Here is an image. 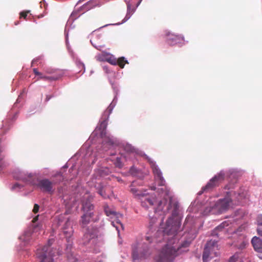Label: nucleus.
Returning a JSON list of instances; mask_svg holds the SVG:
<instances>
[{"label": "nucleus", "mask_w": 262, "mask_h": 262, "mask_svg": "<svg viewBox=\"0 0 262 262\" xmlns=\"http://www.w3.org/2000/svg\"><path fill=\"white\" fill-rule=\"evenodd\" d=\"M116 222H117V223L120 224L121 227L123 228V225L120 223V222L119 221V220L118 219L117 220Z\"/></svg>", "instance_id": "47"}, {"label": "nucleus", "mask_w": 262, "mask_h": 262, "mask_svg": "<svg viewBox=\"0 0 262 262\" xmlns=\"http://www.w3.org/2000/svg\"><path fill=\"white\" fill-rule=\"evenodd\" d=\"M171 208L172 216L169 217L166 222L163 232L168 235H172V238L169 240L167 244L162 248L158 255L155 257V262H173L175 258L183 252L186 251L183 248H187L190 242L185 241L179 244L178 239L174 237L179 229V223L173 221V217L178 214L179 205L177 202H173L170 198L166 210L168 211Z\"/></svg>", "instance_id": "1"}, {"label": "nucleus", "mask_w": 262, "mask_h": 262, "mask_svg": "<svg viewBox=\"0 0 262 262\" xmlns=\"http://www.w3.org/2000/svg\"><path fill=\"white\" fill-rule=\"evenodd\" d=\"M93 212H92L89 213H85L81 216L80 225L82 228H85L90 223V220L93 217Z\"/></svg>", "instance_id": "16"}, {"label": "nucleus", "mask_w": 262, "mask_h": 262, "mask_svg": "<svg viewBox=\"0 0 262 262\" xmlns=\"http://www.w3.org/2000/svg\"><path fill=\"white\" fill-rule=\"evenodd\" d=\"M38 220V215H37L33 219L32 222L33 223H35Z\"/></svg>", "instance_id": "42"}, {"label": "nucleus", "mask_w": 262, "mask_h": 262, "mask_svg": "<svg viewBox=\"0 0 262 262\" xmlns=\"http://www.w3.org/2000/svg\"><path fill=\"white\" fill-rule=\"evenodd\" d=\"M151 189H153V190H155L156 189V187L155 186H154V187H152Z\"/></svg>", "instance_id": "51"}, {"label": "nucleus", "mask_w": 262, "mask_h": 262, "mask_svg": "<svg viewBox=\"0 0 262 262\" xmlns=\"http://www.w3.org/2000/svg\"><path fill=\"white\" fill-rule=\"evenodd\" d=\"M109 56V58L105 59L106 61L110 63V64L112 65L116 66L117 64V58L114 57V55H108Z\"/></svg>", "instance_id": "24"}, {"label": "nucleus", "mask_w": 262, "mask_h": 262, "mask_svg": "<svg viewBox=\"0 0 262 262\" xmlns=\"http://www.w3.org/2000/svg\"><path fill=\"white\" fill-rule=\"evenodd\" d=\"M80 64L82 68H84V65L83 63H80Z\"/></svg>", "instance_id": "48"}, {"label": "nucleus", "mask_w": 262, "mask_h": 262, "mask_svg": "<svg viewBox=\"0 0 262 262\" xmlns=\"http://www.w3.org/2000/svg\"><path fill=\"white\" fill-rule=\"evenodd\" d=\"M116 160H117L116 166L119 167H121L123 166V165L120 161V158H117Z\"/></svg>", "instance_id": "36"}, {"label": "nucleus", "mask_w": 262, "mask_h": 262, "mask_svg": "<svg viewBox=\"0 0 262 262\" xmlns=\"http://www.w3.org/2000/svg\"><path fill=\"white\" fill-rule=\"evenodd\" d=\"M39 208V205L38 204H35L34 205V207H33V212L34 213H37L38 212Z\"/></svg>", "instance_id": "35"}, {"label": "nucleus", "mask_w": 262, "mask_h": 262, "mask_svg": "<svg viewBox=\"0 0 262 262\" xmlns=\"http://www.w3.org/2000/svg\"><path fill=\"white\" fill-rule=\"evenodd\" d=\"M104 212L107 216H113L116 217L117 219L122 217V214L117 213L114 210L111 209L108 206L104 208Z\"/></svg>", "instance_id": "19"}, {"label": "nucleus", "mask_w": 262, "mask_h": 262, "mask_svg": "<svg viewBox=\"0 0 262 262\" xmlns=\"http://www.w3.org/2000/svg\"><path fill=\"white\" fill-rule=\"evenodd\" d=\"M146 158L150 165L152 172L155 175L156 181L158 182V185L159 186H163V187L158 189V191H159V193L161 194V196H163L164 198L165 196H169L170 192L169 189L165 186V181L162 177V174L161 170L156 165L155 162L152 161L151 159L149 158L148 157H147Z\"/></svg>", "instance_id": "2"}, {"label": "nucleus", "mask_w": 262, "mask_h": 262, "mask_svg": "<svg viewBox=\"0 0 262 262\" xmlns=\"http://www.w3.org/2000/svg\"><path fill=\"white\" fill-rule=\"evenodd\" d=\"M37 76H39L38 78H37V80H39V79H42V78L41 77H44L45 75H43V73L40 72V74L38 75Z\"/></svg>", "instance_id": "43"}, {"label": "nucleus", "mask_w": 262, "mask_h": 262, "mask_svg": "<svg viewBox=\"0 0 262 262\" xmlns=\"http://www.w3.org/2000/svg\"><path fill=\"white\" fill-rule=\"evenodd\" d=\"M93 200V197L90 195H85L83 196L82 200V209L85 213H89L93 212L94 206L91 203Z\"/></svg>", "instance_id": "11"}, {"label": "nucleus", "mask_w": 262, "mask_h": 262, "mask_svg": "<svg viewBox=\"0 0 262 262\" xmlns=\"http://www.w3.org/2000/svg\"><path fill=\"white\" fill-rule=\"evenodd\" d=\"M251 244L254 249L257 252L262 253V239L257 236H254L252 238Z\"/></svg>", "instance_id": "15"}, {"label": "nucleus", "mask_w": 262, "mask_h": 262, "mask_svg": "<svg viewBox=\"0 0 262 262\" xmlns=\"http://www.w3.org/2000/svg\"><path fill=\"white\" fill-rule=\"evenodd\" d=\"M145 239L146 241H147L149 243H151L152 241V238L149 236H145Z\"/></svg>", "instance_id": "40"}, {"label": "nucleus", "mask_w": 262, "mask_h": 262, "mask_svg": "<svg viewBox=\"0 0 262 262\" xmlns=\"http://www.w3.org/2000/svg\"><path fill=\"white\" fill-rule=\"evenodd\" d=\"M18 176L14 175V177L16 179L21 180L23 182L28 183H31L33 178V176L31 173L26 174L24 172H19Z\"/></svg>", "instance_id": "13"}, {"label": "nucleus", "mask_w": 262, "mask_h": 262, "mask_svg": "<svg viewBox=\"0 0 262 262\" xmlns=\"http://www.w3.org/2000/svg\"><path fill=\"white\" fill-rule=\"evenodd\" d=\"M151 250L148 245L143 244L142 246L135 245L133 247L132 256L134 261L148 258L151 254Z\"/></svg>", "instance_id": "5"}, {"label": "nucleus", "mask_w": 262, "mask_h": 262, "mask_svg": "<svg viewBox=\"0 0 262 262\" xmlns=\"http://www.w3.org/2000/svg\"><path fill=\"white\" fill-rule=\"evenodd\" d=\"M142 1V0H139V2L136 4V6H134L130 3L127 4V13L124 19V22L128 20L132 14L135 12L136 8L139 6Z\"/></svg>", "instance_id": "14"}, {"label": "nucleus", "mask_w": 262, "mask_h": 262, "mask_svg": "<svg viewBox=\"0 0 262 262\" xmlns=\"http://www.w3.org/2000/svg\"><path fill=\"white\" fill-rule=\"evenodd\" d=\"M143 193V192H142L141 191V190H139V192H138V193Z\"/></svg>", "instance_id": "49"}, {"label": "nucleus", "mask_w": 262, "mask_h": 262, "mask_svg": "<svg viewBox=\"0 0 262 262\" xmlns=\"http://www.w3.org/2000/svg\"><path fill=\"white\" fill-rule=\"evenodd\" d=\"M20 188V185L18 183H16L13 185L11 189H12V190H14L17 189V188L19 189Z\"/></svg>", "instance_id": "38"}, {"label": "nucleus", "mask_w": 262, "mask_h": 262, "mask_svg": "<svg viewBox=\"0 0 262 262\" xmlns=\"http://www.w3.org/2000/svg\"><path fill=\"white\" fill-rule=\"evenodd\" d=\"M214 262H219V259H215Z\"/></svg>", "instance_id": "50"}, {"label": "nucleus", "mask_w": 262, "mask_h": 262, "mask_svg": "<svg viewBox=\"0 0 262 262\" xmlns=\"http://www.w3.org/2000/svg\"><path fill=\"white\" fill-rule=\"evenodd\" d=\"M227 187H228V186H225V189H227Z\"/></svg>", "instance_id": "52"}, {"label": "nucleus", "mask_w": 262, "mask_h": 262, "mask_svg": "<svg viewBox=\"0 0 262 262\" xmlns=\"http://www.w3.org/2000/svg\"><path fill=\"white\" fill-rule=\"evenodd\" d=\"M33 73L36 76L40 74V72L38 71V70L36 68L33 69Z\"/></svg>", "instance_id": "41"}, {"label": "nucleus", "mask_w": 262, "mask_h": 262, "mask_svg": "<svg viewBox=\"0 0 262 262\" xmlns=\"http://www.w3.org/2000/svg\"><path fill=\"white\" fill-rule=\"evenodd\" d=\"M224 225L225 224L224 223H222L221 224V225H220L219 226H218L216 228V230H221L222 229H223L224 228Z\"/></svg>", "instance_id": "39"}, {"label": "nucleus", "mask_w": 262, "mask_h": 262, "mask_svg": "<svg viewBox=\"0 0 262 262\" xmlns=\"http://www.w3.org/2000/svg\"><path fill=\"white\" fill-rule=\"evenodd\" d=\"M41 228L40 225H33L31 227H29L24 234L20 237V239L25 242L28 243L31 238L33 232H37Z\"/></svg>", "instance_id": "10"}, {"label": "nucleus", "mask_w": 262, "mask_h": 262, "mask_svg": "<svg viewBox=\"0 0 262 262\" xmlns=\"http://www.w3.org/2000/svg\"><path fill=\"white\" fill-rule=\"evenodd\" d=\"M57 178H59V181H61L62 180V177L60 174H58L56 176Z\"/></svg>", "instance_id": "45"}, {"label": "nucleus", "mask_w": 262, "mask_h": 262, "mask_svg": "<svg viewBox=\"0 0 262 262\" xmlns=\"http://www.w3.org/2000/svg\"><path fill=\"white\" fill-rule=\"evenodd\" d=\"M219 254V248L216 242L210 240L205 245L203 254V261L209 262Z\"/></svg>", "instance_id": "4"}, {"label": "nucleus", "mask_w": 262, "mask_h": 262, "mask_svg": "<svg viewBox=\"0 0 262 262\" xmlns=\"http://www.w3.org/2000/svg\"><path fill=\"white\" fill-rule=\"evenodd\" d=\"M53 242V239H50L47 245L41 249L37 250L36 254L39 259V262H53V257L55 255V253H58L56 249L51 247Z\"/></svg>", "instance_id": "3"}, {"label": "nucleus", "mask_w": 262, "mask_h": 262, "mask_svg": "<svg viewBox=\"0 0 262 262\" xmlns=\"http://www.w3.org/2000/svg\"><path fill=\"white\" fill-rule=\"evenodd\" d=\"M146 203H148L150 205H153L154 204V201L150 198H146L144 201L142 202V206L147 205Z\"/></svg>", "instance_id": "28"}, {"label": "nucleus", "mask_w": 262, "mask_h": 262, "mask_svg": "<svg viewBox=\"0 0 262 262\" xmlns=\"http://www.w3.org/2000/svg\"><path fill=\"white\" fill-rule=\"evenodd\" d=\"M130 191L134 194L137 196H143L145 195V193H137L139 191V190L136 188H132Z\"/></svg>", "instance_id": "30"}, {"label": "nucleus", "mask_w": 262, "mask_h": 262, "mask_svg": "<svg viewBox=\"0 0 262 262\" xmlns=\"http://www.w3.org/2000/svg\"><path fill=\"white\" fill-rule=\"evenodd\" d=\"M110 170L109 169L105 167V168H102L100 169V174L101 176H104L105 175H107L109 173Z\"/></svg>", "instance_id": "29"}, {"label": "nucleus", "mask_w": 262, "mask_h": 262, "mask_svg": "<svg viewBox=\"0 0 262 262\" xmlns=\"http://www.w3.org/2000/svg\"><path fill=\"white\" fill-rule=\"evenodd\" d=\"M53 184H55V182H52L48 179H45L38 182L37 186L43 192L52 193L54 191V189H53Z\"/></svg>", "instance_id": "9"}, {"label": "nucleus", "mask_w": 262, "mask_h": 262, "mask_svg": "<svg viewBox=\"0 0 262 262\" xmlns=\"http://www.w3.org/2000/svg\"><path fill=\"white\" fill-rule=\"evenodd\" d=\"M166 202H167V200L165 199H164L162 201H160L158 202V207L157 208V210H159V211L163 210V207L166 204Z\"/></svg>", "instance_id": "27"}, {"label": "nucleus", "mask_w": 262, "mask_h": 262, "mask_svg": "<svg viewBox=\"0 0 262 262\" xmlns=\"http://www.w3.org/2000/svg\"><path fill=\"white\" fill-rule=\"evenodd\" d=\"M256 231L257 234L259 236H262V226H258Z\"/></svg>", "instance_id": "37"}, {"label": "nucleus", "mask_w": 262, "mask_h": 262, "mask_svg": "<svg viewBox=\"0 0 262 262\" xmlns=\"http://www.w3.org/2000/svg\"><path fill=\"white\" fill-rule=\"evenodd\" d=\"M125 150L128 152H133L134 148L130 145H126L125 147Z\"/></svg>", "instance_id": "33"}, {"label": "nucleus", "mask_w": 262, "mask_h": 262, "mask_svg": "<svg viewBox=\"0 0 262 262\" xmlns=\"http://www.w3.org/2000/svg\"><path fill=\"white\" fill-rule=\"evenodd\" d=\"M69 213L68 211H66L64 214L58 216L55 221L57 226H63V232L67 237H70L73 232L70 218L69 217H67Z\"/></svg>", "instance_id": "7"}, {"label": "nucleus", "mask_w": 262, "mask_h": 262, "mask_svg": "<svg viewBox=\"0 0 262 262\" xmlns=\"http://www.w3.org/2000/svg\"><path fill=\"white\" fill-rule=\"evenodd\" d=\"M94 237V235L92 233L90 232L89 230H88L86 232L84 233L83 238L84 241V243H88L89 241Z\"/></svg>", "instance_id": "22"}, {"label": "nucleus", "mask_w": 262, "mask_h": 262, "mask_svg": "<svg viewBox=\"0 0 262 262\" xmlns=\"http://www.w3.org/2000/svg\"><path fill=\"white\" fill-rule=\"evenodd\" d=\"M58 71H63L62 70H55L52 69L50 68H47L45 70V72L46 73L48 74H51V75H55L56 74H57V72Z\"/></svg>", "instance_id": "26"}, {"label": "nucleus", "mask_w": 262, "mask_h": 262, "mask_svg": "<svg viewBox=\"0 0 262 262\" xmlns=\"http://www.w3.org/2000/svg\"><path fill=\"white\" fill-rule=\"evenodd\" d=\"M248 245V241L245 237H243L241 242L239 243L236 244V247L240 250L245 249Z\"/></svg>", "instance_id": "21"}, {"label": "nucleus", "mask_w": 262, "mask_h": 262, "mask_svg": "<svg viewBox=\"0 0 262 262\" xmlns=\"http://www.w3.org/2000/svg\"><path fill=\"white\" fill-rule=\"evenodd\" d=\"M225 179V172L222 170L211 178L207 184L202 188L200 194L204 192H208L218 187Z\"/></svg>", "instance_id": "6"}, {"label": "nucleus", "mask_w": 262, "mask_h": 262, "mask_svg": "<svg viewBox=\"0 0 262 262\" xmlns=\"http://www.w3.org/2000/svg\"><path fill=\"white\" fill-rule=\"evenodd\" d=\"M117 64L119 66L120 68L123 69L125 66V63H128L127 60L125 59L124 57H121L117 59Z\"/></svg>", "instance_id": "23"}, {"label": "nucleus", "mask_w": 262, "mask_h": 262, "mask_svg": "<svg viewBox=\"0 0 262 262\" xmlns=\"http://www.w3.org/2000/svg\"><path fill=\"white\" fill-rule=\"evenodd\" d=\"M37 60H38L37 59H35L33 60L32 61V66H33V64H34L36 62H37Z\"/></svg>", "instance_id": "46"}, {"label": "nucleus", "mask_w": 262, "mask_h": 262, "mask_svg": "<svg viewBox=\"0 0 262 262\" xmlns=\"http://www.w3.org/2000/svg\"><path fill=\"white\" fill-rule=\"evenodd\" d=\"M52 97V96L50 95H47L46 98V101H49Z\"/></svg>", "instance_id": "44"}, {"label": "nucleus", "mask_w": 262, "mask_h": 262, "mask_svg": "<svg viewBox=\"0 0 262 262\" xmlns=\"http://www.w3.org/2000/svg\"><path fill=\"white\" fill-rule=\"evenodd\" d=\"M64 75L63 71H58L57 74L51 76H46L45 75L44 77H41L42 80H48L49 81H56L62 77Z\"/></svg>", "instance_id": "18"}, {"label": "nucleus", "mask_w": 262, "mask_h": 262, "mask_svg": "<svg viewBox=\"0 0 262 262\" xmlns=\"http://www.w3.org/2000/svg\"><path fill=\"white\" fill-rule=\"evenodd\" d=\"M167 40L169 45L173 46L180 42L181 40V37L179 35L168 34L167 35Z\"/></svg>", "instance_id": "17"}, {"label": "nucleus", "mask_w": 262, "mask_h": 262, "mask_svg": "<svg viewBox=\"0 0 262 262\" xmlns=\"http://www.w3.org/2000/svg\"><path fill=\"white\" fill-rule=\"evenodd\" d=\"M231 202V199L229 197L220 199L215 204L214 208L221 213L229 209Z\"/></svg>", "instance_id": "8"}, {"label": "nucleus", "mask_w": 262, "mask_h": 262, "mask_svg": "<svg viewBox=\"0 0 262 262\" xmlns=\"http://www.w3.org/2000/svg\"><path fill=\"white\" fill-rule=\"evenodd\" d=\"M238 258V254L236 253L230 258L229 262H237Z\"/></svg>", "instance_id": "31"}, {"label": "nucleus", "mask_w": 262, "mask_h": 262, "mask_svg": "<svg viewBox=\"0 0 262 262\" xmlns=\"http://www.w3.org/2000/svg\"><path fill=\"white\" fill-rule=\"evenodd\" d=\"M112 54L107 53L106 52H102L99 55L98 57L99 59L101 61H106V59L109 58V56L107 55H111Z\"/></svg>", "instance_id": "25"}, {"label": "nucleus", "mask_w": 262, "mask_h": 262, "mask_svg": "<svg viewBox=\"0 0 262 262\" xmlns=\"http://www.w3.org/2000/svg\"><path fill=\"white\" fill-rule=\"evenodd\" d=\"M30 12L29 11H22L20 13V17H23L25 19L26 18V17L28 15V14Z\"/></svg>", "instance_id": "34"}, {"label": "nucleus", "mask_w": 262, "mask_h": 262, "mask_svg": "<svg viewBox=\"0 0 262 262\" xmlns=\"http://www.w3.org/2000/svg\"><path fill=\"white\" fill-rule=\"evenodd\" d=\"M112 109L108 107L106 111L104 112L102 117V120L99 124V129L101 130V133H103L106 129L107 125V120L109 117L110 114L111 113Z\"/></svg>", "instance_id": "12"}, {"label": "nucleus", "mask_w": 262, "mask_h": 262, "mask_svg": "<svg viewBox=\"0 0 262 262\" xmlns=\"http://www.w3.org/2000/svg\"><path fill=\"white\" fill-rule=\"evenodd\" d=\"M107 188L106 187L100 186L98 188V193L104 199L109 197V194L106 192Z\"/></svg>", "instance_id": "20"}, {"label": "nucleus", "mask_w": 262, "mask_h": 262, "mask_svg": "<svg viewBox=\"0 0 262 262\" xmlns=\"http://www.w3.org/2000/svg\"><path fill=\"white\" fill-rule=\"evenodd\" d=\"M256 224L258 226H262V215L259 214L256 219Z\"/></svg>", "instance_id": "32"}]
</instances>
